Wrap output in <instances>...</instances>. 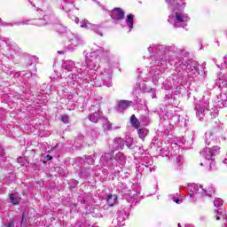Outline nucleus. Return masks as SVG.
Here are the masks:
<instances>
[{
  "label": "nucleus",
  "mask_w": 227,
  "mask_h": 227,
  "mask_svg": "<svg viewBox=\"0 0 227 227\" xmlns=\"http://www.w3.org/2000/svg\"><path fill=\"white\" fill-rule=\"evenodd\" d=\"M142 163H139L136 167L137 171V178H141L143 175H150L152 171H155V168H152L153 166V160L149 157L141 156Z\"/></svg>",
  "instance_id": "8"
},
{
  "label": "nucleus",
  "mask_w": 227,
  "mask_h": 227,
  "mask_svg": "<svg viewBox=\"0 0 227 227\" xmlns=\"http://www.w3.org/2000/svg\"><path fill=\"white\" fill-rule=\"evenodd\" d=\"M178 227H182V225L180 223L177 224Z\"/></svg>",
  "instance_id": "64"
},
{
  "label": "nucleus",
  "mask_w": 227,
  "mask_h": 227,
  "mask_svg": "<svg viewBox=\"0 0 227 227\" xmlns=\"http://www.w3.org/2000/svg\"><path fill=\"white\" fill-rule=\"evenodd\" d=\"M90 83V86H106L107 88H111L113 86V70L111 68L105 69L103 72H101L99 76L97 74H92L87 84Z\"/></svg>",
  "instance_id": "5"
},
{
  "label": "nucleus",
  "mask_w": 227,
  "mask_h": 227,
  "mask_svg": "<svg viewBox=\"0 0 227 227\" xmlns=\"http://www.w3.org/2000/svg\"><path fill=\"white\" fill-rule=\"evenodd\" d=\"M61 121H63V123H69L70 122V117L68 115H62L61 116Z\"/></svg>",
  "instance_id": "45"
},
{
  "label": "nucleus",
  "mask_w": 227,
  "mask_h": 227,
  "mask_svg": "<svg viewBox=\"0 0 227 227\" xmlns=\"http://www.w3.org/2000/svg\"><path fill=\"white\" fill-rule=\"evenodd\" d=\"M100 27H102V25H95L91 23L89 25V29H91V31H94V33H97L99 36H104V34L100 31Z\"/></svg>",
  "instance_id": "29"
},
{
  "label": "nucleus",
  "mask_w": 227,
  "mask_h": 227,
  "mask_svg": "<svg viewBox=\"0 0 227 227\" xmlns=\"http://www.w3.org/2000/svg\"><path fill=\"white\" fill-rule=\"evenodd\" d=\"M137 106V104H141V98H137L133 101L129 100H121L118 102L119 111H125V109H129L130 105Z\"/></svg>",
  "instance_id": "14"
},
{
  "label": "nucleus",
  "mask_w": 227,
  "mask_h": 227,
  "mask_svg": "<svg viewBox=\"0 0 227 227\" xmlns=\"http://www.w3.org/2000/svg\"><path fill=\"white\" fill-rule=\"evenodd\" d=\"M4 226L5 227H15V223L9 222L8 223H5Z\"/></svg>",
  "instance_id": "48"
},
{
  "label": "nucleus",
  "mask_w": 227,
  "mask_h": 227,
  "mask_svg": "<svg viewBox=\"0 0 227 227\" xmlns=\"http://www.w3.org/2000/svg\"><path fill=\"white\" fill-rule=\"evenodd\" d=\"M79 162H84V159L82 158L79 159Z\"/></svg>",
  "instance_id": "60"
},
{
  "label": "nucleus",
  "mask_w": 227,
  "mask_h": 227,
  "mask_svg": "<svg viewBox=\"0 0 227 227\" xmlns=\"http://www.w3.org/2000/svg\"><path fill=\"white\" fill-rule=\"evenodd\" d=\"M205 142L207 146H213V145L217 144V139L212 132L208 131L205 134Z\"/></svg>",
  "instance_id": "19"
},
{
  "label": "nucleus",
  "mask_w": 227,
  "mask_h": 227,
  "mask_svg": "<svg viewBox=\"0 0 227 227\" xmlns=\"http://www.w3.org/2000/svg\"><path fill=\"white\" fill-rule=\"evenodd\" d=\"M168 4V10L172 11L176 8H183L185 6V2L184 0H165Z\"/></svg>",
  "instance_id": "15"
},
{
  "label": "nucleus",
  "mask_w": 227,
  "mask_h": 227,
  "mask_svg": "<svg viewBox=\"0 0 227 227\" xmlns=\"http://www.w3.org/2000/svg\"><path fill=\"white\" fill-rule=\"evenodd\" d=\"M190 191L192 194H200V192L203 194H207V190L203 189L201 185L192 184L190 186Z\"/></svg>",
  "instance_id": "23"
},
{
  "label": "nucleus",
  "mask_w": 227,
  "mask_h": 227,
  "mask_svg": "<svg viewBox=\"0 0 227 227\" xmlns=\"http://www.w3.org/2000/svg\"><path fill=\"white\" fill-rule=\"evenodd\" d=\"M104 115L102 114V112L100 110H98L96 112L90 113L88 115V119L90 120V121H91L92 123H98V121L99 120H103Z\"/></svg>",
  "instance_id": "16"
},
{
  "label": "nucleus",
  "mask_w": 227,
  "mask_h": 227,
  "mask_svg": "<svg viewBox=\"0 0 227 227\" xmlns=\"http://www.w3.org/2000/svg\"><path fill=\"white\" fill-rule=\"evenodd\" d=\"M95 159H97V153H94L93 155L85 156V161L88 164H93L95 162Z\"/></svg>",
  "instance_id": "38"
},
{
  "label": "nucleus",
  "mask_w": 227,
  "mask_h": 227,
  "mask_svg": "<svg viewBox=\"0 0 227 227\" xmlns=\"http://www.w3.org/2000/svg\"><path fill=\"white\" fill-rule=\"evenodd\" d=\"M140 123L146 127L147 125H150L151 120H150V115H148V113L142 114L139 118Z\"/></svg>",
  "instance_id": "27"
},
{
  "label": "nucleus",
  "mask_w": 227,
  "mask_h": 227,
  "mask_svg": "<svg viewBox=\"0 0 227 227\" xmlns=\"http://www.w3.org/2000/svg\"><path fill=\"white\" fill-rule=\"evenodd\" d=\"M148 132H149L148 129L142 128V129H138L137 134H138L140 139L145 140V137H146V136H148Z\"/></svg>",
  "instance_id": "37"
},
{
  "label": "nucleus",
  "mask_w": 227,
  "mask_h": 227,
  "mask_svg": "<svg viewBox=\"0 0 227 227\" xmlns=\"http://www.w3.org/2000/svg\"><path fill=\"white\" fill-rule=\"evenodd\" d=\"M164 98L165 100H169V95H166Z\"/></svg>",
  "instance_id": "58"
},
{
  "label": "nucleus",
  "mask_w": 227,
  "mask_h": 227,
  "mask_svg": "<svg viewBox=\"0 0 227 227\" xmlns=\"http://www.w3.org/2000/svg\"><path fill=\"white\" fill-rule=\"evenodd\" d=\"M215 212H216L218 214V215H216V221H219L221 219V216L223 217L224 222V226L227 227V215H224V210L223 209H217L215 210ZM221 215V216H219Z\"/></svg>",
  "instance_id": "31"
},
{
  "label": "nucleus",
  "mask_w": 227,
  "mask_h": 227,
  "mask_svg": "<svg viewBox=\"0 0 227 227\" xmlns=\"http://www.w3.org/2000/svg\"><path fill=\"white\" fill-rule=\"evenodd\" d=\"M223 65L224 64H221V65L217 64L216 66L218 67V68H223Z\"/></svg>",
  "instance_id": "57"
},
{
  "label": "nucleus",
  "mask_w": 227,
  "mask_h": 227,
  "mask_svg": "<svg viewBox=\"0 0 227 227\" xmlns=\"http://www.w3.org/2000/svg\"><path fill=\"white\" fill-rule=\"evenodd\" d=\"M6 160V153H4V149L0 147V166H3V162Z\"/></svg>",
  "instance_id": "41"
},
{
  "label": "nucleus",
  "mask_w": 227,
  "mask_h": 227,
  "mask_svg": "<svg viewBox=\"0 0 227 227\" xmlns=\"http://www.w3.org/2000/svg\"><path fill=\"white\" fill-rule=\"evenodd\" d=\"M91 23H90V21H88V20H83L82 22H81V27H85L86 29H90V27Z\"/></svg>",
  "instance_id": "44"
},
{
  "label": "nucleus",
  "mask_w": 227,
  "mask_h": 227,
  "mask_svg": "<svg viewBox=\"0 0 227 227\" xmlns=\"http://www.w3.org/2000/svg\"><path fill=\"white\" fill-rule=\"evenodd\" d=\"M45 159H46V160H52V156L47 154Z\"/></svg>",
  "instance_id": "51"
},
{
  "label": "nucleus",
  "mask_w": 227,
  "mask_h": 227,
  "mask_svg": "<svg viewBox=\"0 0 227 227\" xmlns=\"http://www.w3.org/2000/svg\"><path fill=\"white\" fill-rule=\"evenodd\" d=\"M170 120L173 123H175V125H176L180 122L184 123V127H187V122L189 121L188 119H185V118H182L180 120V115H178V114H175L174 116H172V118Z\"/></svg>",
  "instance_id": "26"
},
{
  "label": "nucleus",
  "mask_w": 227,
  "mask_h": 227,
  "mask_svg": "<svg viewBox=\"0 0 227 227\" xmlns=\"http://www.w3.org/2000/svg\"><path fill=\"white\" fill-rule=\"evenodd\" d=\"M214 205L216 208H218V210H223L224 214H226V211L224 209L221 208V207H223V199L215 198L214 200Z\"/></svg>",
  "instance_id": "35"
},
{
  "label": "nucleus",
  "mask_w": 227,
  "mask_h": 227,
  "mask_svg": "<svg viewBox=\"0 0 227 227\" xmlns=\"http://www.w3.org/2000/svg\"><path fill=\"white\" fill-rule=\"evenodd\" d=\"M182 160H184V157H182L181 155L177 156L176 162L177 164V168H180V164L182 163Z\"/></svg>",
  "instance_id": "46"
},
{
  "label": "nucleus",
  "mask_w": 227,
  "mask_h": 227,
  "mask_svg": "<svg viewBox=\"0 0 227 227\" xmlns=\"http://www.w3.org/2000/svg\"><path fill=\"white\" fill-rule=\"evenodd\" d=\"M106 203L109 205V207H113L114 203H116V198L113 195H107L106 196Z\"/></svg>",
  "instance_id": "39"
},
{
  "label": "nucleus",
  "mask_w": 227,
  "mask_h": 227,
  "mask_svg": "<svg viewBox=\"0 0 227 227\" xmlns=\"http://www.w3.org/2000/svg\"><path fill=\"white\" fill-rule=\"evenodd\" d=\"M194 109L196 111L197 118L201 121L203 116L208 113V104L203 100L199 101V103L195 105Z\"/></svg>",
  "instance_id": "10"
},
{
  "label": "nucleus",
  "mask_w": 227,
  "mask_h": 227,
  "mask_svg": "<svg viewBox=\"0 0 227 227\" xmlns=\"http://www.w3.org/2000/svg\"><path fill=\"white\" fill-rule=\"evenodd\" d=\"M125 146V140L121 137H116L114 142L112 148L113 150H123V147Z\"/></svg>",
  "instance_id": "20"
},
{
  "label": "nucleus",
  "mask_w": 227,
  "mask_h": 227,
  "mask_svg": "<svg viewBox=\"0 0 227 227\" xmlns=\"http://www.w3.org/2000/svg\"><path fill=\"white\" fill-rule=\"evenodd\" d=\"M20 194L19 192H13L11 193L9 196V203H12V205H19L20 203Z\"/></svg>",
  "instance_id": "24"
},
{
  "label": "nucleus",
  "mask_w": 227,
  "mask_h": 227,
  "mask_svg": "<svg viewBox=\"0 0 227 227\" xmlns=\"http://www.w3.org/2000/svg\"><path fill=\"white\" fill-rule=\"evenodd\" d=\"M207 193H203L202 196H209L212 197V192H215V188H214V185H210L208 189H206Z\"/></svg>",
  "instance_id": "42"
},
{
  "label": "nucleus",
  "mask_w": 227,
  "mask_h": 227,
  "mask_svg": "<svg viewBox=\"0 0 227 227\" xmlns=\"http://www.w3.org/2000/svg\"><path fill=\"white\" fill-rule=\"evenodd\" d=\"M74 22H75L76 24H79V18H74Z\"/></svg>",
  "instance_id": "56"
},
{
  "label": "nucleus",
  "mask_w": 227,
  "mask_h": 227,
  "mask_svg": "<svg viewBox=\"0 0 227 227\" xmlns=\"http://www.w3.org/2000/svg\"><path fill=\"white\" fill-rule=\"evenodd\" d=\"M62 68L64 70H67V72H72L74 70V68H77V67H75V62L73 60H64L62 63Z\"/></svg>",
  "instance_id": "22"
},
{
  "label": "nucleus",
  "mask_w": 227,
  "mask_h": 227,
  "mask_svg": "<svg viewBox=\"0 0 227 227\" xmlns=\"http://www.w3.org/2000/svg\"><path fill=\"white\" fill-rule=\"evenodd\" d=\"M151 97H152V98H155L157 97V95L155 94V92H152Z\"/></svg>",
  "instance_id": "55"
},
{
  "label": "nucleus",
  "mask_w": 227,
  "mask_h": 227,
  "mask_svg": "<svg viewBox=\"0 0 227 227\" xmlns=\"http://www.w3.org/2000/svg\"><path fill=\"white\" fill-rule=\"evenodd\" d=\"M58 29H62V30H59V33H67V28L66 27L59 26Z\"/></svg>",
  "instance_id": "49"
},
{
  "label": "nucleus",
  "mask_w": 227,
  "mask_h": 227,
  "mask_svg": "<svg viewBox=\"0 0 227 227\" xmlns=\"http://www.w3.org/2000/svg\"><path fill=\"white\" fill-rule=\"evenodd\" d=\"M148 51L150 54H153V52H157L155 51V48L153 47V44L148 47Z\"/></svg>",
  "instance_id": "47"
},
{
  "label": "nucleus",
  "mask_w": 227,
  "mask_h": 227,
  "mask_svg": "<svg viewBox=\"0 0 227 227\" xmlns=\"http://www.w3.org/2000/svg\"><path fill=\"white\" fill-rule=\"evenodd\" d=\"M221 148L217 145H214L212 148H204L200 154L205 157L207 160H214L215 155H219Z\"/></svg>",
  "instance_id": "9"
},
{
  "label": "nucleus",
  "mask_w": 227,
  "mask_h": 227,
  "mask_svg": "<svg viewBox=\"0 0 227 227\" xmlns=\"http://www.w3.org/2000/svg\"><path fill=\"white\" fill-rule=\"evenodd\" d=\"M124 145L129 148L132 149L134 146V139L132 137H128L126 140H124Z\"/></svg>",
  "instance_id": "40"
},
{
  "label": "nucleus",
  "mask_w": 227,
  "mask_h": 227,
  "mask_svg": "<svg viewBox=\"0 0 227 227\" xmlns=\"http://www.w3.org/2000/svg\"><path fill=\"white\" fill-rule=\"evenodd\" d=\"M137 90L143 91V93H150L151 91H153V89L146 87L145 83H137Z\"/></svg>",
  "instance_id": "30"
},
{
  "label": "nucleus",
  "mask_w": 227,
  "mask_h": 227,
  "mask_svg": "<svg viewBox=\"0 0 227 227\" xmlns=\"http://www.w3.org/2000/svg\"><path fill=\"white\" fill-rule=\"evenodd\" d=\"M129 207L127 209L119 210L117 212V217L114 219L112 222L113 224H114V226H123V223L125 222L126 219L129 218Z\"/></svg>",
  "instance_id": "11"
},
{
  "label": "nucleus",
  "mask_w": 227,
  "mask_h": 227,
  "mask_svg": "<svg viewBox=\"0 0 227 227\" xmlns=\"http://www.w3.org/2000/svg\"><path fill=\"white\" fill-rule=\"evenodd\" d=\"M181 143H182V145H185V137H183L181 138Z\"/></svg>",
  "instance_id": "53"
},
{
  "label": "nucleus",
  "mask_w": 227,
  "mask_h": 227,
  "mask_svg": "<svg viewBox=\"0 0 227 227\" xmlns=\"http://www.w3.org/2000/svg\"><path fill=\"white\" fill-rule=\"evenodd\" d=\"M173 201H175V203H176L177 205H180V203H182V200L176 199L175 197L173 198Z\"/></svg>",
  "instance_id": "50"
},
{
  "label": "nucleus",
  "mask_w": 227,
  "mask_h": 227,
  "mask_svg": "<svg viewBox=\"0 0 227 227\" xmlns=\"http://www.w3.org/2000/svg\"><path fill=\"white\" fill-rule=\"evenodd\" d=\"M184 6L181 8H176L175 10L170 11L171 13L168 16V22L172 24L174 27H187V22L191 20L189 15L185 14L182 10H184Z\"/></svg>",
  "instance_id": "4"
},
{
  "label": "nucleus",
  "mask_w": 227,
  "mask_h": 227,
  "mask_svg": "<svg viewBox=\"0 0 227 227\" xmlns=\"http://www.w3.org/2000/svg\"><path fill=\"white\" fill-rule=\"evenodd\" d=\"M39 12H41V15H43V11L39 9Z\"/></svg>",
  "instance_id": "62"
},
{
  "label": "nucleus",
  "mask_w": 227,
  "mask_h": 227,
  "mask_svg": "<svg viewBox=\"0 0 227 227\" xmlns=\"http://www.w3.org/2000/svg\"><path fill=\"white\" fill-rule=\"evenodd\" d=\"M126 160L127 157H125V154H123L121 152H119L114 156H113L112 166H114L115 168H118V166H123Z\"/></svg>",
  "instance_id": "13"
},
{
  "label": "nucleus",
  "mask_w": 227,
  "mask_h": 227,
  "mask_svg": "<svg viewBox=\"0 0 227 227\" xmlns=\"http://www.w3.org/2000/svg\"><path fill=\"white\" fill-rule=\"evenodd\" d=\"M162 64V62H160V61H159V60H155V62H154V65H157L158 67L160 66V65H161Z\"/></svg>",
  "instance_id": "52"
},
{
  "label": "nucleus",
  "mask_w": 227,
  "mask_h": 227,
  "mask_svg": "<svg viewBox=\"0 0 227 227\" xmlns=\"http://www.w3.org/2000/svg\"><path fill=\"white\" fill-rule=\"evenodd\" d=\"M105 12H107L113 20L114 24H121V27H125V26L129 27V31H132L134 29V14H128L127 19L124 23H121L123 19H125V12L121 8L115 7L113 11L109 12V10L106 9V7H102Z\"/></svg>",
  "instance_id": "2"
},
{
  "label": "nucleus",
  "mask_w": 227,
  "mask_h": 227,
  "mask_svg": "<svg viewBox=\"0 0 227 227\" xmlns=\"http://www.w3.org/2000/svg\"><path fill=\"white\" fill-rule=\"evenodd\" d=\"M95 54H101V56H109V50H105L100 47L98 50L92 49V53L85 58V62H82L81 67L68 75L69 81L79 82L80 84H88L90 77L97 74V70L99 68L98 59Z\"/></svg>",
  "instance_id": "1"
},
{
  "label": "nucleus",
  "mask_w": 227,
  "mask_h": 227,
  "mask_svg": "<svg viewBox=\"0 0 227 227\" xmlns=\"http://www.w3.org/2000/svg\"><path fill=\"white\" fill-rule=\"evenodd\" d=\"M80 176L81 178H88L90 176V170L89 169H80Z\"/></svg>",
  "instance_id": "43"
},
{
  "label": "nucleus",
  "mask_w": 227,
  "mask_h": 227,
  "mask_svg": "<svg viewBox=\"0 0 227 227\" xmlns=\"http://www.w3.org/2000/svg\"><path fill=\"white\" fill-rule=\"evenodd\" d=\"M153 47L154 48V52H164L165 56L163 62L166 61L170 65H173L175 58H176V54H180V52H182V51H180V49L176 48L175 45L166 46L160 44H153Z\"/></svg>",
  "instance_id": "6"
},
{
  "label": "nucleus",
  "mask_w": 227,
  "mask_h": 227,
  "mask_svg": "<svg viewBox=\"0 0 227 227\" xmlns=\"http://www.w3.org/2000/svg\"><path fill=\"white\" fill-rule=\"evenodd\" d=\"M131 189H129V187L121 183V184L118 185V191L128 203H133L134 200H136V196L141 192V188L139 187L138 184H132Z\"/></svg>",
  "instance_id": "7"
},
{
  "label": "nucleus",
  "mask_w": 227,
  "mask_h": 227,
  "mask_svg": "<svg viewBox=\"0 0 227 227\" xmlns=\"http://www.w3.org/2000/svg\"><path fill=\"white\" fill-rule=\"evenodd\" d=\"M82 143H84V137L82 134H78L74 140V146L81 147L82 146Z\"/></svg>",
  "instance_id": "33"
},
{
  "label": "nucleus",
  "mask_w": 227,
  "mask_h": 227,
  "mask_svg": "<svg viewBox=\"0 0 227 227\" xmlns=\"http://www.w3.org/2000/svg\"><path fill=\"white\" fill-rule=\"evenodd\" d=\"M101 160H104L106 164H113V153H104L101 156Z\"/></svg>",
  "instance_id": "28"
},
{
  "label": "nucleus",
  "mask_w": 227,
  "mask_h": 227,
  "mask_svg": "<svg viewBox=\"0 0 227 227\" xmlns=\"http://www.w3.org/2000/svg\"><path fill=\"white\" fill-rule=\"evenodd\" d=\"M79 45H84V40L79 35H73L69 40V44L65 49V51L67 52V51H70L72 52L73 51H75V47H79Z\"/></svg>",
  "instance_id": "12"
},
{
  "label": "nucleus",
  "mask_w": 227,
  "mask_h": 227,
  "mask_svg": "<svg viewBox=\"0 0 227 227\" xmlns=\"http://www.w3.org/2000/svg\"><path fill=\"white\" fill-rule=\"evenodd\" d=\"M215 102L219 107H226L227 95L225 93H220L216 96V99L215 100Z\"/></svg>",
  "instance_id": "17"
},
{
  "label": "nucleus",
  "mask_w": 227,
  "mask_h": 227,
  "mask_svg": "<svg viewBox=\"0 0 227 227\" xmlns=\"http://www.w3.org/2000/svg\"><path fill=\"white\" fill-rule=\"evenodd\" d=\"M58 54H65V51H58Z\"/></svg>",
  "instance_id": "59"
},
{
  "label": "nucleus",
  "mask_w": 227,
  "mask_h": 227,
  "mask_svg": "<svg viewBox=\"0 0 227 227\" xmlns=\"http://www.w3.org/2000/svg\"><path fill=\"white\" fill-rule=\"evenodd\" d=\"M20 24H26V21L22 20V21H16L14 23H6L4 21H3V20H1L0 18V26H11V27H13V26H20Z\"/></svg>",
  "instance_id": "36"
},
{
  "label": "nucleus",
  "mask_w": 227,
  "mask_h": 227,
  "mask_svg": "<svg viewBox=\"0 0 227 227\" xmlns=\"http://www.w3.org/2000/svg\"><path fill=\"white\" fill-rule=\"evenodd\" d=\"M61 8L64 12H71L74 10V0H63Z\"/></svg>",
  "instance_id": "25"
},
{
  "label": "nucleus",
  "mask_w": 227,
  "mask_h": 227,
  "mask_svg": "<svg viewBox=\"0 0 227 227\" xmlns=\"http://www.w3.org/2000/svg\"><path fill=\"white\" fill-rule=\"evenodd\" d=\"M97 137H98V132H97V130L92 129L90 132V137L85 138V141L86 143H88L89 146H91L92 145H95Z\"/></svg>",
  "instance_id": "21"
},
{
  "label": "nucleus",
  "mask_w": 227,
  "mask_h": 227,
  "mask_svg": "<svg viewBox=\"0 0 227 227\" xmlns=\"http://www.w3.org/2000/svg\"><path fill=\"white\" fill-rule=\"evenodd\" d=\"M224 65H227V55L223 57Z\"/></svg>",
  "instance_id": "54"
},
{
  "label": "nucleus",
  "mask_w": 227,
  "mask_h": 227,
  "mask_svg": "<svg viewBox=\"0 0 227 227\" xmlns=\"http://www.w3.org/2000/svg\"><path fill=\"white\" fill-rule=\"evenodd\" d=\"M52 19V14H44L43 18H39L35 20L36 26L42 27V26H47L49 24V21Z\"/></svg>",
  "instance_id": "18"
},
{
  "label": "nucleus",
  "mask_w": 227,
  "mask_h": 227,
  "mask_svg": "<svg viewBox=\"0 0 227 227\" xmlns=\"http://www.w3.org/2000/svg\"><path fill=\"white\" fill-rule=\"evenodd\" d=\"M185 227H192L191 224H186Z\"/></svg>",
  "instance_id": "63"
},
{
  "label": "nucleus",
  "mask_w": 227,
  "mask_h": 227,
  "mask_svg": "<svg viewBox=\"0 0 227 227\" xmlns=\"http://www.w3.org/2000/svg\"><path fill=\"white\" fill-rule=\"evenodd\" d=\"M102 123L105 130H112L113 129V124L109 121V120L106 117H103Z\"/></svg>",
  "instance_id": "34"
},
{
  "label": "nucleus",
  "mask_w": 227,
  "mask_h": 227,
  "mask_svg": "<svg viewBox=\"0 0 227 227\" xmlns=\"http://www.w3.org/2000/svg\"><path fill=\"white\" fill-rule=\"evenodd\" d=\"M130 123L134 129H139L141 127V121L136 118V114H132L130 117Z\"/></svg>",
  "instance_id": "32"
},
{
  "label": "nucleus",
  "mask_w": 227,
  "mask_h": 227,
  "mask_svg": "<svg viewBox=\"0 0 227 227\" xmlns=\"http://www.w3.org/2000/svg\"><path fill=\"white\" fill-rule=\"evenodd\" d=\"M21 160H22L21 157L18 158V162H21Z\"/></svg>",
  "instance_id": "61"
},
{
  "label": "nucleus",
  "mask_w": 227,
  "mask_h": 227,
  "mask_svg": "<svg viewBox=\"0 0 227 227\" xmlns=\"http://www.w3.org/2000/svg\"><path fill=\"white\" fill-rule=\"evenodd\" d=\"M176 71L184 70L189 77H198L200 75V64L192 59H180L175 62Z\"/></svg>",
  "instance_id": "3"
}]
</instances>
